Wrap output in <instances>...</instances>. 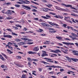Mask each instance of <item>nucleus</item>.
Listing matches in <instances>:
<instances>
[{"mask_svg":"<svg viewBox=\"0 0 78 78\" xmlns=\"http://www.w3.org/2000/svg\"><path fill=\"white\" fill-rule=\"evenodd\" d=\"M27 28H25L24 29H23V30L24 31H27Z\"/></svg>","mask_w":78,"mask_h":78,"instance_id":"obj_55","label":"nucleus"},{"mask_svg":"<svg viewBox=\"0 0 78 78\" xmlns=\"http://www.w3.org/2000/svg\"><path fill=\"white\" fill-rule=\"evenodd\" d=\"M65 57L66 59H67L68 61H69V62H70V61H71V59L69 58V57H67L66 56Z\"/></svg>","mask_w":78,"mask_h":78,"instance_id":"obj_26","label":"nucleus"},{"mask_svg":"<svg viewBox=\"0 0 78 78\" xmlns=\"http://www.w3.org/2000/svg\"><path fill=\"white\" fill-rule=\"evenodd\" d=\"M39 50V47H38V46L35 47L34 48V50L35 51H38Z\"/></svg>","mask_w":78,"mask_h":78,"instance_id":"obj_12","label":"nucleus"},{"mask_svg":"<svg viewBox=\"0 0 78 78\" xmlns=\"http://www.w3.org/2000/svg\"><path fill=\"white\" fill-rule=\"evenodd\" d=\"M32 61H38V59H32Z\"/></svg>","mask_w":78,"mask_h":78,"instance_id":"obj_50","label":"nucleus"},{"mask_svg":"<svg viewBox=\"0 0 78 78\" xmlns=\"http://www.w3.org/2000/svg\"><path fill=\"white\" fill-rule=\"evenodd\" d=\"M74 45V44L73 43H68V45Z\"/></svg>","mask_w":78,"mask_h":78,"instance_id":"obj_47","label":"nucleus"},{"mask_svg":"<svg viewBox=\"0 0 78 78\" xmlns=\"http://www.w3.org/2000/svg\"><path fill=\"white\" fill-rule=\"evenodd\" d=\"M62 52H63V53H65V54H67V52H65V51H64V48H62V49L61 50Z\"/></svg>","mask_w":78,"mask_h":78,"instance_id":"obj_27","label":"nucleus"},{"mask_svg":"<svg viewBox=\"0 0 78 78\" xmlns=\"http://www.w3.org/2000/svg\"><path fill=\"white\" fill-rule=\"evenodd\" d=\"M50 67H53V68H62V67H60V66H55L54 65H53L52 66H51Z\"/></svg>","mask_w":78,"mask_h":78,"instance_id":"obj_13","label":"nucleus"},{"mask_svg":"<svg viewBox=\"0 0 78 78\" xmlns=\"http://www.w3.org/2000/svg\"><path fill=\"white\" fill-rule=\"evenodd\" d=\"M67 24H63V27H64L65 28H66V26H67Z\"/></svg>","mask_w":78,"mask_h":78,"instance_id":"obj_63","label":"nucleus"},{"mask_svg":"<svg viewBox=\"0 0 78 78\" xmlns=\"http://www.w3.org/2000/svg\"><path fill=\"white\" fill-rule=\"evenodd\" d=\"M19 1H20V2H21V3H24V2H25L23 0H19Z\"/></svg>","mask_w":78,"mask_h":78,"instance_id":"obj_59","label":"nucleus"},{"mask_svg":"<svg viewBox=\"0 0 78 78\" xmlns=\"http://www.w3.org/2000/svg\"><path fill=\"white\" fill-rule=\"evenodd\" d=\"M51 52H53V53H57L58 52H59L60 53H61V52L59 51V50H51Z\"/></svg>","mask_w":78,"mask_h":78,"instance_id":"obj_3","label":"nucleus"},{"mask_svg":"<svg viewBox=\"0 0 78 78\" xmlns=\"http://www.w3.org/2000/svg\"><path fill=\"white\" fill-rule=\"evenodd\" d=\"M48 56V55L47 54L43 53H42L41 54V57H44V56Z\"/></svg>","mask_w":78,"mask_h":78,"instance_id":"obj_15","label":"nucleus"},{"mask_svg":"<svg viewBox=\"0 0 78 78\" xmlns=\"http://www.w3.org/2000/svg\"><path fill=\"white\" fill-rule=\"evenodd\" d=\"M25 1H24V3L25 4H29V3H30V1H28L27 0H25Z\"/></svg>","mask_w":78,"mask_h":78,"instance_id":"obj_22","label":"nucleus"},{"mask_svg":"<svg viewBox=\"0 0 78 78\" xmlns=\"http://www.w3.org/2000/svg\"><path fill=\"white\" fill-rule=\"evenodd\" d=\"M41 17L42 18H43L44 19H48V18L47 17H46L45 16H42Z\"/></svg>","mask_w":78,"mask_h":78,"instance_id":"obj_36","label":"nucleus"},{"mask_svg":"<svg viewBox=\"0 0 78 78\" xmlns=\"http://www.w3.org/2000/svg\"><path fill=\"white\" fill-rule=\"evenodd\" d=\"M73 30L75 32H77V33L78 32V30L75 29H74Z\"/></svg>","mask_w":78,"mask_h":78,"instance_id":"obj_62","label":"nucleus"},{"mask_svg":"<svg viewBox=\"0 0 78 78\" xmlns=\"http://www.w3.org/2000/svg\"><path fill=\"white\" fill-rule=\"evenodd\" d=\"M54 72L53 71V72H50L49 73V74H52V75H53L54 74Z\"/></svg>","mask_w":78,"mask_h":78,"instance_id":"obj_49","label":"nucleus"},{"mask_svg":"<svg viewBox=\"0 0 78 78\" xmlns=\"http://www.w3.org/2000/svg\"><path fill=\"white\" fill-rule=\"evenodd\" d=\"M7 50L8 51V53H9V54H11V53H13V52L11 51L8 49H7Z\"/></svg>","mask_w":78,"mask_h":78,"instance_id":"obj_23","label":"nucleus"},{"mask_svg":"<svg viewBox=\"0 0 78 78\" xmlns=\"http://www.w3.org/2000/svg\"><path fill=\"white\" fill-rule=\"evenodd\" d=\"M16 58L18 59H21V57L20 56H17L16 57Z\"/></svg>","mask_w":78,"mask_h":78,"instance_id":"obj_57","label":"nucleus"},{"mask_svg":"<svg viewBox=\"0 0 78 78\" xmlns=\"http://www.w3.org/2000/svg\"><path fill=\"white\" fill-rule=\"evenodd\" d=\"M71 35H72L73 36H75V37H78V35H77L73 33H71Z\"/></svg>","mask_w":78,"mask_h":78,"instance_id":"obj_21","label":"nucleus"},{"mask_svg":"<svg viewBox=\"0 0 78 78\" xmlns=\"http://www.w3.org/2000/svg\"><path fill=\"white\" fill-rule=\"evenodd\" d=\"M41 62H42V63H43V64H50L49 63L45 62L44 61H42Z\"/></svg>","mask_w":78,"mask_h":78,"instance_id":"obj_35","label":"nucleus"},{"mask_svg":"<svg viewBox=\"0 0 78 78\" xmlns=\"http://www.w3.org/2000/svg\"><path fill=\"white\" fill-rule=\"evenodd\" d=\"M2 55L3 56H4V57H5V58H6V59H8V57L6 55H5V54L3 53H2Z\"/></svg>","mask_w":78,"mask_h":78,"instance_id":"obj_28","label":"nucleus"},{"mask_svg":"<svg viewBox=\"0 0 78 78\" xmlns=\"http://www.w3.org/2000/svg\"><path fill=\"white\" fill-rule=\"evenodd\" d=\"M27 59L28 61H30V62H31V61H32V59H31V58H27Z\"/></svg>","mask_w":78,"mask_h":78,"instance_id":"obj_42","label":"nucleus"},{"mask_svg":"<svg viewBox=\"0 0 78 78\" xmlns=\"http://www.w3.org/2000/svg\"><path fill=\"white\" fill-rule=\"evenodd\" d=\"M58 45H59V46H62L63 45V44L59 43H58Z\"/></svg>","mask_w":78,"mask_h":78,"instance_id":"obj_54","label":"nucleus"},{"mask_svg":"<svg viewBox=\"0 0 78 78\" xmlns=\"http://www.w3.org/2000/svg\"><path fill=\"white\" fill-rule=\"evenodd\" d=\"M72 6H71L70 7V8H71V9H75V10H77V9H76L74 8L73 7H72Z\"/></svg>","mask_w":78,"mask_h":78,"instance_id":"obj_45","label":"nucleus"},{"mask_svg":"<svg viewBox=\"0 0 78 78\" xmlns=\"http://www.w3.org/2000/svg\"><path fill=\"white\" fill-rule=\"evenodd\" d=\"M71 59L74 62H76V61H78V59H77L71 58Z\"/></svg>","mask_w":78,"mask_h":78,"instance_id":"obj_17","label":"nucleus"},{"mask_svg":"<svg viewBox=\"0 0 78 78\" xmlns=\"http://www.w3.org/2000/svg\"><path fill=\"white\" fill-rule=\"evenodd\" d=\"M12 34L13 36H18V35L14 32H12Z\"/></svg>","mask_w":78,"mask_h":78,"instance_id":"obj_34","label":"nucleus"},{"mask_svg":"<svg viewBox=\"0 0 78 78\" xmlns=\"http://www.w3.org/2000/svg\"><path fill=\"white\" fill-rule=\"evenodd\" d=\"M27 76L25 74H23L21 77L22 78H26Z\"/></svg>","mask_w":78,"mask_h":78,"instance_id":"obj_31","label":"nucleus"},{"mask_svg":"<svg viewBox=\"0 0 78 78\" xmlns=\"http://www.w3.org/2000/svg\"><path fill=\"white\" fill-rule=\"evenodd\" d=\"M58 18H60V19H63V16H60L59 15H58Z\"/></svg>","mask_w":78,"mask_h":78,"instance_id":"obj_37","label":"nucleus"},{"mask_svg":"<svg viewBox=\"0 0 78 78\" xmlns=\"http://www.w3.org/2000/svg\"><path fill=\"white\" fill-rule=\"evenodd\" d=\"M16 65L17 67H23V66L18 64H16Z\"/></svg>","mask_w":78,"mask_h":78,"instance_id":"obj_16","label":"nucleus"},{"mask_svg":"<svg viewBox=\"0 0 78 78\" xmlns=\"http://www.w3.org/2000/svg\"><path fill=\"white\" fill-rule=\"evenodd\" d=\"M5 14H8V15H11L12 14V12H5Z\"/></svg>","mask_w":78,"mask_h":78,"instance_id":"obj_14","label":"nucleus"},{"mask_svg":"<svg viewBox=\"0 0 78 78\" xmlns=\"http://www.w3.org/2000/svg\"><path fill=\"white\" fill-rule=\"evenodd\" d=\"M21 39H22V40H24V41H27L28 40H29V42H31V41H33V40L32 39H29L28 38H21Z\"/></svg>","mask_w":78,"mask_h":78,"instance_id":"obj_9","label":"nucleus"},{"mask_svg":"<svg viewBox=\"0 0 78 78\" xmlns=\"http://www.w3.org/2000/svg\"><path fill=\"white\" fill-rule=\"evenodd\" d=\"M44 59H46V60H46L47 62H54L53 61H51V59L48 58H44Z\"/></svg>","mask_w":78,"mask_h":78,"instance_id":"obj_4","label":"nucleus"},{"mask_svg":"<svg viewBox=\"0 0 78 78\" xmlns=\"http://www.w3.org/2000/svg\"><path fill=\"white\" fill-rule=\"evenodd\" d=\"M31 6H32V7H33V8L35 9H37V8L36 6H34L33 5H31Z\"/></svg>","mask_w":78,"mask_h":78,"instance_id":"obj_51","label":"nucleus"},{"mask_svg":"<svg viewBox=\"0 0 78 78\" xmlns=\"http://www.w3.org/2000/svg\"><path fill=\"white\" fill-rule=\"evenodd\" d=\"M72 52L73 53V54L74 55L78 56V51L74 50Z\"/></svg>","mask_w":78,"mask_h":78,"instance_id":"obj_6","label":"nucleus"},{"mask_svg":"<svg viewBox=\"0 0 78 78\" xmlns=\"http://www.w3.org/2000/svg\"><path fill=\"white\" fill-rule=\"evenodd\" d=\"M48 23H49V24H50V25H52V26H53V25H55V26H57V27H59V25H58L55 23H52V22H48Z\"/></svg>","mask_w":78,"mask_h":78,"instance_id":"obj_7","label":"nucleus"},{"mask_svg":"<svg viewBox=\"0 0 78 78\" xmlns=\"http://www.w3.org/2000/svg\"><path fill=\"white\" fill-rule=\"evenodd\" d=\"M13 28H14V29H15V30H18V28L14 27V26H13Z\"/></svg>","mask_w":78,"mask_h":78,"instance_id":"obj_48","label":"nucleus"},{"mask_svg":"<svg viewBox=\"0 0 78 78\" xmlns=\"http://www.w3.org/2000/svg\"><path fill=\"white\" fill-rule=\"evenodd\" d=\"M28 54H36V52H33L32 51H29L28 52Z\"/></svg>","mask_w":78,"mask_h":78,"instance_id":"obj_18","label":"nucleus"},{"mask_svg":"<svg viewBox=\"0 0 78 78\" xmlns=\"http://www.w3.org/2000/svg\"><path fill=\"white\" fill-rule=\"evenodd\" d=\"M42 31H43V30L41 29H39V30L38 31V32H41Z\"/></svg>","mask_w":78,"mask_h":78,"instance_id":"obj_46","label":"nucleus"},{"mask_svg":"<svg viewBox=\"0 0 78 78\" xmlns=\"http://www.w3.org/2000/svg\"><path fill=\"white\" fill-rule=\"evenodd\" d=\"M41 25L44 26V27H51V26L48 24H47L46 23H41Z\"/></svg>","mask_w":78,"mask_h":78,"instance_id":"obj_5","label":"nucleus"},{"mask_svg":"<svg viewBox=\"0 0 78 78\" xmlns=\"http://www.w3.org/2000/svg\"><path fill=\"white\" fill-rule=\"evenodd\" d=\"M12 44H13V45L14 46V47H16V49H17V50H20V48H17V47H18V45H16V43H13Z\"/></svg>","mask_w":78,"mask_h":78,"instance_id":"obj_11","label":"nucleus"},{"mask_svg":"<svg viewBox=\"0 0 78 78\" xmlns=\"http://www.w3.org/2000/svg\"><path fill=\"white\" fill-rule=\"evenodd\" d=\"M61 5H62V6H66V7H67V8H68V7H71V6H72V5H66L63 3L61 4Z\"/></svg>","mask_w":78,"mask_h":78,"instance_id":"obj_8","label":"nucleus"},{"mask_svg":"<svg viewBox=\"0 0 78 78\" xmlns=\"http://www.w3.org/2000/svg\"><path fill=\"white\" fill-rule=\"evenodd\" d=\"M41 11H42L44 12H48V10H49V11H53V10H51L48 8H41Z\"/></svg>","mask_w":78,"mask_h":78,"instance_id":"obj_1","label":"nucleus"},{"mask_svg":"<svg viewBox=\"0 0 78 78\" xmlns=\"http://www.w3.org/2000/svg\"><path fill=\"white\" fill-rule=\"evenodd\" d=\"M55 8L56 9H57V10L61 11V8H60L58 7H57V6H55Z\"/></svg>","mask_w":78,"mask_h":78,"instance_id":"obj_30","label":"nucleus"},{"mask_svg":"<svg viewBox=\"0 0 78 78\" xmlns=\"http://www.w3.org/2000/svg\"><path fill=\"white\" fill-rule=\"evenodd\" d=\"M75 44L76 45V46L77 47H78V44L77 43H75Z\"/></svg>","mask_w":78,"mask_h":78,"instance_id":"obj_64","label":"nucleus"},{"mask_svg":"<svg viewBox=\"0 0 78 78\" xmlns=\"http://www.w3.org/2000/svg\"><path fill=\"white\" fill-rule=\"evenodd\" d=\"M69 10L67 9H65V11L66 12H69Z\"/></svg>","mask_w":78,"mask_h":78,"instance_id":"obj_52","label":"nucleus"},{"mask_svg":"<svg viewBox=\"0 0 78 78\" xmlns=\"http://www.w3.org/2000/svg\"><path fill=\"white\" fill-rule=\"evenodd\" d=\"M46 17H48V18H51V17H50V16H49L48 15H46Z\"/></svg>","mask_w":78,"mask_h":78,"instance_id":"obj_58","label":"nucleus"},{"mask_svg":"<svg viewBox=\"0 0 78 78\" xmlns=\"http://www.w3.org/2000/svg\"><path fill=\"white\" fill-rule=\"evenodd\" d=\"M0 58H1V59L2 61H4V58H3V56H2V55H0Z\"/></svg>","mask_w":78,"mask_h":78,"instance_id":"obj_29","label":"nucleus"},{"mask_svg":"<svg viewBox=\"0 0 78 78\" xmlns=\"http://www.w3.org/2000/svg\"><path fill=\"white\" fill-rule=\"evenodd\" d=\"M6 19H7V20H9L10 19H14V18L12 17H8L6 18Z\"/></svg>","mask_w":78,"mask_h":78,"instance_id":"obj_32","label":"nucleus"},{"mask_svg":"<svg viewBox=\"0 0 78 78\" xmlns=\"http://www.w3.org/2000/svg\"><path fill=\"white\" fill-rule=\"evenodd\" d=\"M62 43L63 44H65V45H69V43L66 42H63Z\"/></svg>","mask_w":78,"mask_h":78,"instance_id":"obj_33","label":"nucleus"},{"mask_svg":"<svg viewBox=\"0 0 78 78\" xmlns=\"http://www.w3.org/2000/svg\"><path fill=\"white\" fill-rule=\"evenodd\" d=\"M49 14H51V15H53V16H54V15H56V13H53V12H49Z\"/></svg>","mask_w":78,"mask_h":78,"instance_id":"obj_41","label":"nucleus"},{"mask_svg":"<svg viewBox=\"0 0 78 78\" xmlns=\"http://www.w3.org/2000/svg\"><path fill=\"white\" fill-rule=\"evenodd\" d=\"M19 45H23V42H20L19 43Z\"/></svg>","mask_w":78,"mask_h":78,"instance_id":"obj_38","label":"nucleus"},{"mask_svg":"<svg viewBox=\"0 0 78 78\" xmlns=\"http://www.w3.org/2000/svg\"><path fill=\"white\" fill-rule=\"evenodd\" d=\"M6 30L7 31H10V32H11V31H12V30H11L10 29H7Z\"/></svg>","mask_w":78,"mask_h":78,"instance_id":"obj_43","label":"nucleus"},{"mask_svg":"<svg viewBox=\"0 0 78 78\" xmlns=\"http://www.w3.org/2000/svg\"><path fill=\"white\" fill-rule=\"evenodd\" d=\"M28 65H29V66H31V62H28Z\"/></svg>","mask_w":78,"mask_h":78,"instance_id":"obj_56","label":"nucleus"},{"mask_svg":"<svg viewBox=\"0 0 78 78\" xmlns=\"http://www.w3.org/2000/svg\"><path fill=\"white\" fill-rule=\"evenodd\" d=\"M65 40H66L67 41H71L70 39L68 38H66L65 39Z\"/></svg>","mask_w":78,"mask_h":78,"instance_id":"obj_61","label":"nucleus"},{"mask_svg":"<svg viewBox=\"0 0 78 78\" xmlns=\"http://www.w3.org/2000/svg\"><path fill=\"white\" fill-rule=\"evenodd\" d=\"M32 11L34 12H37V10L36 9H33L32 10Z\"/></svg>","mask_w":78,"mask_h":78,"instance_id":"obj_60","label":"nucleus"},{"mask_svg":"<svg viewBox=\"0 0 78 78\" xmlns=\"http://www.w3.org/2000/svg\"><path fill=\"white\" fill-rule=\"evenodd\" d=\"M22 6H23V7H24V8H26V9H27V10H28L29 11V10H30V9H31V8L28 6L23 5H22Z\"/></svg>","mask_w":78,"mask_h":78,"instance_id":"obj_2","label":"nucleus"},{"mask_svg":"<svg viewBox=\"0 0 78 78\" xmlns=\"http://www.w3.org/2000/svg\"><path fill=\"white\" fill-rule=\"evenodd\" d=\"M31 2L33 3H34V4H35V5H38V3H37L36 2H34L33 1H31Z\"/></svg>","mask_w":78,"mask_h":78,"instance_id":"obj_39","label":"nucleus"},{"mask_svg":"<svg viewBox=\"0 0 78 78\" xmlns=\"http://www.w3.org/2000/svg\"><path fill=\"white\" fill-rule=\"evenodd\" d=\"M14 41H15L16 42H20L21 40L19 39H16L14 40Z\"/></svg>","mask_w":78,"mask_h":78,"instance_id":"obj_24","label":"nucleus"},{"mask_svg":"<svg viewBox=\"0 0 78 78\" xmlns=\"http://www.w3.org/2000/svg\"><path fill=\"white\" fill-rule=\"evenodd\" d=\"M70 19V17H69V16H67V17H66V16H65V18L64 19V20H67V19H69V20Z\"/></svg>","mask_w":78,"mask_h":78,"instance_id":"obj_20","label":"nucleus"},{"mask_svg":"<svg viewBox=\"0 0 78 78\" xmlns=\"http://www.w3.org/2000/svg\"><path fill=\"white\" fill-rule=\"evenodd\" d=\"M71 16H74V17H78V15L77 14H76L74 13H72L71 14Z\"/></svg>","mask_w":78,"mask_h":78,"instance_id":"obj_19","label":"nucleus"},{"mask_svg":"<svg viewBox=\"0 0 78 78\" xmlns=\"http://www.w3.org/2000/svg\"><path fill=\"white\" fill-rule=\"evenodd\" d=\"M56 30H52L51 31V32L52 33H56Z\"/></svg>","mask_w":78,"mask_h":78,"instance_id":"obj_40","label":"nucleus"},{"mask_svg":"<svg viewBox=\"0 0 78 78\" xmlns=\"http://www.w3.org/2000/svg\"><path fill=\"white\" fill-rule=\"evenodd\" d=\"M15 6L16 7H17V8H19L20 7V5H15Z\"/></svg>","mask_w":78,"mask_h":78,"instance_id":"obj_44","label":"nucleus"},{"mask_svg":"<svg viewBox=\"0 0 78 78\" xmlns=\"http://www.w3.org/2000/svg\"><path fill=\"white\" fill-rule=\"evenodd\" d=\"M4 37H8V38H12V36L10 35H4Z\"/></svg>","mask_w":78,"mask_h":78,"instance_id":"obj_10","label":"nucleus"},{"mask_svg":"<svg viewBox=\"0 0 78 78\" xmlns=\"http://www.w3.org/2000/svg\"><path fill=\"white\" fill-rule=\"evenodd\" d=\"M56 38L58 39V40H59V41H61V39H62V37H56Z\"/></svg>","mask_w":78,"mask_h":78,"instance_id":"obj_25","label":"nucleus"},{"mask_svg":"<svg viewBox=\"0 0 78 78\" xmlns=\"http://www.w3.org/2000/svg\"><path fill=\"white\" fill-rule=\"evenodd\" d=\"M60 11H65V9L61 8L60 9Z\"/></svg>","mask_w":78,"mask_h":78,"instance_id":"obj_53","label":"nucleus"}]
</instances>
